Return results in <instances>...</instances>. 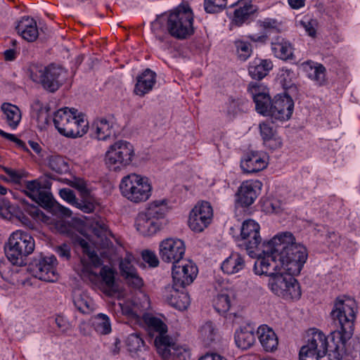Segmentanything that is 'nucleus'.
Listing matches in <instances>:
<instances>
[{
	"mask_svg": "<svg viewBox=\"0 0 360 360\" xmlns=\"http://www.w3.org/2000/svg\"><path fill=\"white\" fill-rule=\"evenodd\" d=\"M92 127L98 140L105 141L114 133L113 123L103 117L97 119Z\"/></svg>",
	"mask_w": 360,
	"mask_h": 360,
	"instance_id": "nucleus-35",
	"label": "nucleus"
},
{
	"mask_svg": "<svg viewBox=\"0 0 360 360\" xmlns=\"http://www.w3.org/2000/svg\"><path fill=\"white\" fill-rule=\"evenodd\" d=\"M270 115L281 121L290 118L294 108V102L290 96L284 94H278L272 100Z\"/></svg>",
	"mask_w": 360,
	"mask_h": 360,
	"instance_id": "nucleus-16",
	"label": "nucleus"
},
{
	"mask_svg": "<svg viewBox=\"0 0 360 360\" xmlns=\"http://www.w3.org/2000/svg\"><path fill=\"white\" fill-rule=\"evenodd\" d=\"M259 230V225L252 219L244 221L241 226L240 236L243 241L242 245L245 247L251 257H257V252L264 248V243H266V242L262 243Z\"/></svg>",
	"mask_w": 360,
	"mask_h": 360,
	"instance_id": "nucleus-10",
	"label": "nucleus"
},
{
	"mask_svg": "<svg viewBox=\"0 0 360 360\" xmlns=\"http://www.w3.org/2000/svg\"><path fill=\"white\" fill-rule=\"evenodd\" d=\"M262 86L257 82H250L248 85V91L252 94L255 103L256 110L264 115H270L272 101L269 94L261 91Z\"/></svg>",
	"mask_w": 360,
	"mask_h": 360,
	"instance_id": "nucleus-18",
	"label": "nucleus"
},
{
	"mask_svg": "<svg viewBox=\"0 0 360 360\" xmlns=\"http://www.w3.org/2000/svg\"><path fill=\"white\" fill-rule=\"evenodd\" d=\"M236 6L233 23L240 26L249 18L250 15L255 11V9L251 4V0H239Z\"/></svg>",
	"mask_w": 360,
	"mask_h": 360,
	"instance_id": "nucleus-34",
	"label": "nucleus"
},
{
	"mask_svg": "<svg viewBox=\"0 0 360 360\" xmlns=\"http://www.w3.org/2000/svg\"><path fill=\"white\" fill-rule=\"evenodd\" d=\"M105 286L113 289L115 285V271L108 266H103L100 271V276Z\"/></svg>",
	"mask_w": 360,
	"mask_h": 360,
	"instance_id": "nucleus-47",
	"label": "nucleus"
},
{
	"mask_svg": "<svg viewBox=\"0 0 360 360\" xmlns=\"http://www.w3.org/2000/svg\"><path fill=\"white\" fill-rule=\"evenodd\" d=\"M27 73L33 82L41 84L50 92L58 90L67 77V72L63 68L53 64L47 67L32 65Z\"/></svg>",
	"mask_w": 360,
	"mask_h": 360,
	"instance_id": "nucleus-6",
	"label": "nucleus"
},
{
	"mask_svg": "<svg viewBox=\"0 0 360 360\" xmlns=\"http://www.w3.org/2000/svg\"><path fill=\"white\" fill-rule=\"evenodd\" d=\"M56 252L60 258L64 260H69L71 257L70 248L69 245L63 244L56 248Z\"/></svg>",
	"mask_w": 360,
	"mask_h": 360,
	"instance_id": "nucleus-61",
	"label": "nucleus"
},
{
	"mask_svg": "<svg viewBox=\"0 0 360 360\" xmlns=\"http://www.w3.org/2000/svg\"><path fill=\"white\" fill-rule=\"evenodd\" d=\"M86 255L90 265L85 263L84 259L81 260L83 264L81 276L83 279L89 278L91 282H96L99 279V275L92 271L91 266H100L102 264V261L94 250H87Z\"/></svg>",
	"mask_w": 360,
	"mask_h": 360,
	"instance_id": "nucleus-29",
	"label": "nucleus"
},
{
	"mask_svg": "<svg viewBox=\"0 0 360 360\" xmlns=\"http://www.w3.org/2000/svg\"><path fill=\"white\" fill-rule=\"evenodd\" d=\"M93 326L101 335H107L111 332V324L109 317L103 314H98L93 319Z\"/></svg>",
	"mask_w": 360,
	"mask_h": 360,
	"instance_id": "nucleus-40",
	"label": "nucleus"
},
{
	"mask_svg": "<svg viewBox=\"0 0 360 360\" xmlns=\"http://www.w3.org/2000/svg\"><path fill=\"white\" fill-rule=\"evenodd\" d=\"M2 169L14 183H19L21 179L23 177V174L19 171L6 167H3Z\"/></svg>",
	"mask_w": 360,
	"mask_h": 360,
	"instance_id": "nucleus-60",
	"label": "nucleus"
},
{
	"mask_svg": "<svg viewBox=\"0 0 360 360\" xmlns=\"http://www.w3.org/2000/svg\"><path fill=\"white\" fill-rule=\"evenodd\" d=\"M73 303L78 311L83 314L87 313L90 309L89 298L84 294H75Z\"/></svg>",
	"mask_w": 360,
	"mask_h": 360,
	"instance_id": "nucleus-48",
	"label": "nucleus"
},
{
	"mask_svg": "<svg viewBox=\"0 0 360 360\" xmlns=\"http://www.w3.org/2000/svg\"><path fill=\"white\" fill-rule=\"evenodd\" d=\"M231 298L226 292H221L214 300L215 310L221 314H226L231 308Z\"/></svg>",
	"mask_w": 360,
	"mask_h": 360,
	"instance_id": "nucleus-41",
	"label": "nucleus"
},
{
	"mask_svg": "<svg viewBox=\"0 0 360 360\" xmlns=\"http://www.w3.org/2000/svg\"><path fill=\"white\" fill-rule=\"evenodd\" d=\"M261 136L264 144L271 149H276L281 146L282 142L279 138H276V131L274 129L272 123L264 122L259 124Z\"/></svg>",
	"mask_w": 360,
	"mask_h": 360,
	"instance_id": "nucleus-33",
	"label": "nucleus"
},
{
	"mask_svg": "<svg viewBox=\"0 0 360 360\" xmlns=\"http://www.w3.org/2000/svg\"><path fill=\"white\" fill-rule=\"evenodd\" d=\"M148 328L150 331L162 335L167 333V326L159 318L151 316L146 319Z\"/></svg>",
	"mask_w": 360,
	"mask_h": 360,
	"instance_id": "nucleus-44",
	"label": "nucleus"
},
{
	"mask_svg": "<svg viewBox=\"0 0 360 360\" xmlns=\"http://www.w3.org/2000/svg\"><path fill=\"white\" fill-rule=\"evenodd\" d=\"M246 101L242 98L230 97L225 104V111L229 118H233L238 113L244 112Z\"/></svg>",
	"mask_w": 360,
	"mask_h": 360,
	"instance_id": "nucleus-39",
	"label": "nucleus"
},
{
	"mask_svg": "<svg viewBox=\"0 0 360 360\" xmlns=\"http://www.w3.org/2000/svg\"><path fill=\"white\" fill-rule=\"evenodd\" d=\"M235 46L238 56L241 60H246L252 54V45L249 42L237 40L235 41Z\"/></svg>",
	"mask_w": 360,
	"mask_h": 360,
	"instance_id": "nucleus-46",
	"label": "nucleus"
},
{
	"mask_svg": "<svg viewBox=\"0 0 360 360\" xmlns=\"http://www.w3.org/2000/svg\"><path fill=\"white\" fill-rule=\"evenodd\" d=\"M74 108H64L56 111L53 116V124L58 131L63 135V131L68 125V122L73 115Z\"/></svg>",
	"mask_w": 360,
	"mask_h": 360,
	"instance_id": "nucleus-36",
	"label": "nucleus"
},
{
	"mask_svg": "<svg viewBox=\"0 0 360 360\" xmlns=\"http://www.w3.org/2000/svg\"><path fill=\"white\" fill-rule=\"evenodd\" d=\"M267 162L258 152H251L245 155L240 162V167L244 173H257L265 169Z\"/></svg>",
	"mask_w": 360,
	"mask_h": 360,
	"instance_id": "nucleus-20",
	"label": "nucleus"
},
{
	"mask_svg": "<svg viewBox=\"0 0 360 360\" xmlns=\"http://www.w3.org/2000/svg\"><path fill=\"white\" fill-rule=\"evenodd\" d=\"M168 33L179 40L186 39L194 33L193 13L187 4H180L172 10L166 23Z\"/></svg>",
	"mask_w": 360,
	"mask_h": 360,
	"instance_id": "nucleus-4",
	"label": "nucleus"
},
{
	"mask_svg": "<svg viewBox=\"0 0 360 360\" xmlns=\"http://www.w3.org/2000/svg\"><path fill=\"white\" fill-rule=\"evenodd\" d=\"M34 240L28 233L22 231L13 232L5 245V253L9 262L22 266L27 264V257L34 250Z\"/></svg>",
	"mask_w": 360,
	"mask_h": 360,
	"instance_id": "nucleus-5",
	"label": "nucleus"
},
{
	"mask_svg": "<svg viewBox=\"0 0 360 360\" xmlns=\"http://www.w3.org/2000/svg\"><path fill=\"white\" fill-rule=\"evenodd\" d=\"M326 354H321L319 352L302 346L300 349V360H321Z\"/></svg>",
	"mask_w": 360,
	"mask_h": 360,
	"instance_id": "nucleus-51",
	"label": "nucleus"
},
{
	"mask_svg": "<svg viewBox=\"0 0 360 360\" xmlns=\"http://www.w3.org/2000/svg\"><path fill=\"white\" fill-rule=\"evenodd\" d=\"M120 189L122 195L127 200L139 203L150 198L152 186L147 177L131 173L122 178Z\"/></svg>",
	"mask_w": 360,
	"mask_h": 360,
	"instance_id": "nucleus-7",
	"label": "nucleus"
},
{
	"mask_svg": "<svg viewBox=\"0 0 360 360\" xmlns=\"http://www.w3.org/2000/svg\"><path fill=\"white\" fill-rule=\"evenodd\" d=\"M167 212L165 200H154L140 212L135 220V227L143 236L156 233L162 226V220Z\"/></svg>",
	"mask_w": 360,
	"mask_h": 360,
	"instance_id": "nucleus-3",
	"label": "nucleus"
},
{
	"mask_svg": "<svg viewBox=\"0 0 360 360\" xmlns=\"http://www.w3.org/2000/svg\"><path fill=\"white\" fill-rule=\"evenodd\" d=\"M293 274L281 271L269 278V287L272 292L287 300H298L302 292L299 283Z\"/></svg>",
	"mask_w": 360,
	"mask_h": 360,
	"instance_id": "nucleus-9",
	"label": "nucleus"
},
{
	"mask_svg": "<svg viewBox=\"0 0 360 360\" xmlns=\"http://www.w3.org/2000/svg\"><path fill=\"white\" fill-rule=\"evenodd\" d=\"M142 259L151 267H156L159 265V259L155 253L151 250H145L141 253Z\"/></svg>",
	"mask_w": 360,
	"mask_h": 360,
	"instance_id": "nucleus-54",
	"label": "nucleus"
},
{
	"mask_svg": "<svg viewBox=\"0 0 360 360\" xmlns=\"http://www.w3.org/2000/svg\"><path fill=\"white\" fill-rule=\"evenodd\" d=\"M73 115L68 122L63 136L75 139L82 137L86 134L89 128L88 121L84 118V115L79 113L77 110L73 109Z\"/></svg>",
	"mask_w": 360,
	"mask_h": 360,
	"instance_id": "nucleus-19",
	"label": "nucleus"
},
{
	"mask_svg": "<svg viewBox=\"0 0 360 360\" xmlns=\"http://www.w3.org/2000/svg\"><path fill=\"white\" fill-rule=\"evenodd\" d=\"M245 267L244 257L234 252L226 258L221 264V270L227 274H234L240 272Z\"/></svg>",
	"mask_w": 360,
	"mask_h": 360,
	"instance_id": "nucleus-32",
	"label": "nucleus"
},
{
	"mask_svg": "<svg viewBox=\"0 0 360 360\" xmlns=\"http://www.w3.org/2000/svg\"><path fill=\"white\" fill-rule=\"evenodd\" d=\"M0 136L2 137L10 140L14 143H16L17 146L21 149H22L25 151H29L28 148H27L25 143L22 141V140L18 139L14 134L6 133L4 131H0Z\"/></svg>",
	"mask_w": 360,
	"mask_h": 360,
	"instance_id": "nucleus-59",
	"label": "nucleus"
},
{
	"mask_svg": "<svg viewBox=\"0 0 360 360\" xmlns=\"http://www.w3.org/2000/svg\"><path fill=\"white\" fill-rule=\"evenodd\" d=\"M49 167L58 174L66 173L70 169L68 161L60 155L51 156L49 160Z\"/></svg>",
	"mask_w": 360,
	"mask_h": 360,
	"instance_id": "nucleus-42",
	"label": "nucleus"
},
{
	"mask_svg": "<svg viewBox=\"0 0 360 360\" xmlns=\"http://www.w3.org/2000/svg\"><path fill=\"white\" fill-rule=\"evenodd\" d=\"M354 301L351 299L343 300L338 298L335 303L331 316L340 329L330 334L326 353L329 360H342L346 355V343L354 333Z\"/></svg>",
	"mask_w": 360,
	"mask_h": 360,
	"instance_id": "nucleus-1",
	"label": "nucleus"
},
{
	"mask_svg": "<svg viewBox=\"0 0 360 360\" xmlns=\"http://www.w3.org/2000/svg\"><path fill=\"white\" fill-rule=\"evenodd\" d=\"M41 189V179H39L32 181H26L25 182V189L23 191L27 196L30 197L34 200Z\"/></svg>",
	"mask_w": 360,
	"mask_h": 360,
	"instance_id": "nucleus-45",
	"label": "nucleus"
},
{
	"mask_svg": "<svg viewBox=\"0 0 360 360\" xmlns=\"http://www.w3.org/2000/svg\"><path fill=\"white\" fill-rule=\"evenodd\" d=\"M60 197L67 202L75 204L77 203V198L74 192L70 188H63L60 190Z\"/></svg>",
	"mask_w": 360,
	"mask_h": 360,
	"instance_id": "nucleus-63",
	"label": "nucleus"
},
{
	"mask_svg": "<svg viewBox=\"0 0 360 360\" xmlns=\"http://www.w3.org/2000/svg\"><path fill=\"white\" fill-rule=\"evenodd\" d=\"M234 340L238 348L243 350L250 349L256 341L254 329L250 326L240 327L236 330Z\"/></svg>",
	"mask_w": 360,
	"mask_h": 360,
	"instance_id": "nucleus-28",
	"label": "nucleus"
},
{
	"mask_svg": "<svg viewBox=\"0 0 360 360\" xmlns=\"http://www.w3.org/2000/svg\"><path fill=\"white\" fill-rule=\"evenodd\" d=\"M271 50L274 55L282 59H291L293 56L291 44L281 36H277L271 41Z\"/></svg>",
	"mask_w": 360,
	"mask_h": 360,
	"instance_id": "nucleus-31",
	"label": "nucleus"
},
{
	"mask_svg": "<svg viewBox=\"0 0 360 360\" xmlns=\"http://www.w3.org/2000/svg\"><path fill=\"white\" fill-rule=\"evenodd\" d=\"M200 335L205 345H210L212 342L217 335V329L215 326L211 321L205 322L200 329Z\"/></svg>",
	"mask_w": 360,
	"mask_h": 360,
	"instance_id": "nucleus-43",
	"label": "nucleus"
},
{
	"mask_svg": "<svg viewBox=\"0 0 360 360\" xmlns=\"http://www.w3.org/2000/svg\"><path fill=\"white\" fill-rule=\"evenodd\" d=\"M259 24L260 27L267 31H275L279 33L282 30V23L281 22H278L276 19L267 18L264 20H259Z\"/></svg>",
	"mask_w": 360,
	"mask_h": 360,
	"instance_id": "nucleus-53",
	"label": "nucleus"
},
{
	"mask_svg": "<svg viewBox=\"0 0 360 360\" xmlns=\"http://www.w3.org/2000/svg\"><path fill=\"white\" fill-rule=\"evenodd\" d=\"M273 66L269 59L255 58L250 63L248 72L252 79L260 80L269 74Z\"/></svg>",
	"mask_w": 360,
	"mask_h": 360,
	"instance_id": "nucleus-30",
	"label": "nucleus"
},
{
	"mask_svg": "<svg viewBox=\"0 0 360 360\" xmlns=\"http://www.w3.org/2000/svg\"><path fill=\"white\" fill-rule=\"evenodd\" d=\"M13 207L10 202L4 198L0 199V217L4 219H11Z\"/></svg>",
	"mask_w": 360,
	"mask_h": 360,
	"instance_id": "nucleus-55",
	"label": "nucleus"
},
{
	"mask_svg": "<svg viewBox=\"0 0 360 360\" xmlns=\"http://www.w3.org/2000/svg\"><path fill=\"white\" fill-rule=\"evenodd\" d=\"M1 110L6 116L7 124L12 128H15L21 120V112L15 105L4 103L2 104Z\"/></svg>",
	"mask_w": 360,
	"mask_h": 360,
	"instance_id": "nucleus-37",
	"label": "nucleus"
},
{
	"mask_svg": "<svg viewBox=\"0 0 360 360\" xmlns=\"http://www.w3.org/2000/svg\"><path fill=\"white\" fill-rule=\"evenodd\" d=\"M124 279L127 284L133 288L140 289L143 285V281L137 273L126 277Z\"/></svg>",
	"mask_w": 360,
	"mask_h": 360,
	"instance_id": "nucleus-58",
	"label": "nucleus"
},
{
	"mask_svg": "<svg viewBox=\"0 0 360 360\" xmlns=\"http://www.w3.org/2000/svg\"><path fill=\"white\" fill-rule=\"evenodd\" d=\"M186 247L183 240L168 238L160 242L159 255L161 259L167 263L179 264L185 255Z\"/></svg>",
	"mask_w": 360,
	"mask_h": 360,
	"instance_id": "nucleus-13",
	"label": "nucleus"
},
{
	"mask_svg": "<svg viewBox=\"0 0 360 360\" xmlns=\"http://www.w3.org/2000/svg\"><path fill=\"white\" fill-rule=\"evenodd\" d=\"M134 157L133 146L128 141L120 140L108 147L104 161L110 170L120 172L130 165Z\"/></svg>",
	"mask_w": 360,
	"mask_h": 360,
	"instance_id": "nucleus-8",
	"label": "nucleus"
},
{
	"mask_svg": "<svg viewBox=\"0 0 360 360\" xmlns=\"http://www.w3.org/2000/svg\"><path fill=\"white\" fill-rule=\"evenodd\" d=\"M126 345L131 352H136L144 345V341L137 333H131L127 338Z\"/></svg>",
	"mask_w": 360,
	"mask_h": 360,
	"instance_id": "nucleus-49",
	"label": "nucleus"
},
{
	"mask_svg": "<svg viewBox=\"0 0 360 360\" xmlns=\"http://www.w3.org/2000/svg\"><path fill=\"white\" fill-rule=\"evenodd\" d=\"M302 67L307 77L316 85L323 86L326 84V69L322 64L307 61L302 64Z\"/></svg>",
	"mask_w": 360,
	"mask_h": 360,
	"instance_id": "nucleus-23",
	"label": "nucleus"
},
{
	"mask_svg": "<svg viewBox=\"0 0 360 360\" xmlns=\"http://www.w3.org/2000/svg\"><path fill=\"white\" fill-rule=\"evenodd\" d=\"M173 288H185L191 284L198 274L196 265L190 260H181L172 266Z\"/></svg>",
	"mask_w": 360,
	"mask_h": 360,
	"instance_id": "nucleus-15",
	"label": "nucleus"
},
{
	"mask_svg": "<svg viewBox=\"0 0 360 360\" xmlns=\"http://www.w3.org/2000/svg\"><path fill=\"white\" fill-rule=\"evenodd\" d=\"M307 337V343L304 347L316 350L321 354H326L328 340L321 330L315 328L310 329Z\"/></svg>",
	"mask_w": 360,
	"mask_h": 360,
	"instance_id": "nucleus-27",
	"label": "nucleus"
},
{
	"mask_svg": "<svg viewBox=\"0 0 360 360\" xmlns=\"http://www.w3.org/2000/svg\"><path fill=\"white\" fill-rule=\"evenodd\" d=\"M301 24L310 37H314L316 36L317 26L316 20H311L307 22L302 21Z\"/></svg>",
	"mask_w": 360,
	"mask_h": 360,
	"instance_id": "nucleus-62",
	"label": "nucleus"
},
{
	"mask_svg": "<svg viewBox=\"0 0 360 360\" xmlns=\"http://www.w3.org/2000/svg\"><path fill=\"white\" fill-rule=\"evenodd\" d=\"M264 248L260 250L264 256L259 257L254 265V271L256 274L266 275L270 278L279 273L283 269L278 262V257L276 255L270 240L263 245Z\"/></svg>",
	"mask_w": 360,
	"mask_h": 360,
	"instance_id": "nucleus-12",
	"label": "nucleus"
},
{
	"mask_svg": "<svg viewBox=\"0 0 360 360\" xmlns=\"http://www.w3.org/2000/svg\"><path fill=\"white\" fill-rule=\"evenodd\" d=\"M155 345L158 353L165 359L179 358L182 354V349L179 348L173 339L167 333L157 335Z\"/></svg>",
	"mask_w": 360,
	"mask_h": 360,
	"instance_id": "nucleus-17",
	"label": "nucleus"
},
{
	"mask_svg": "<svg viewBox=\"0 0 360 360\" xmlns=\"http://www.w3.org/2000/svg\"><path fill=\"white\" fill-rule=\"evenodd\" d=\"M155 82V72L150 69H146L137 77L134 91L136 95L143 96L152 90Z\"/></svg>",
	"mask_w": 360,
	"mask_h": 360,
	"instance_id": "nucleus-25",
	"label": "nucleus"
},
{
	"mask_svg": "<svg viewBox=\"0 0 360 360\" xmlns=\"http://www.w3.org/2000/svg\"><path fill=\"white\" fill-rule=\"evenodd\" d=\"M55 323L60 332L62 333H67L72 328V326L69 321L63 316H56L55 318Z\"/></svg>",
	"mask_w": 360,
	"mask_h": 360,
	"instance_id": "nucleus-57",
	"label": "nucleus"
},
{
	"mask_svg": "<svg viewBox=\"0 0 360 360\" xmlns=\"http://www.w3.org/2000/svg\"><path fill=\"white\" fill-rule=\"evenodd\" d=\"M258 339L266 352H274L278 345V338L272 328L266 325L260 326L257 330Z\"/></svg>",
	"mask_w": 360,
	"mask_h": 360,
	"instance_id": "nucleus-26",
	"label": "nucleus"
},
{
	"mask_svg": "<svg viewBox=\"0 0 360 360\" xmlns=\"http://www.w3.org/2000/svg\"><path fill=\"white\" fill-rule=\"evenodd\" d=\"M226 1L227 0H205V10L209 13H218L226 6Z\"/></svg>",
	"mask_w": 360,
	"mask_h": 360,
	"instance_id": "nucleus-50",
	"label": "nucleus"
},
{
	"mask_svg": "<svg viewBox=\"0 0 360 360\" xmlns=\"http://www.w3.org/2000/svg\"><path fill=\"white\" fill-rule=\"evenodd\" d=\"M131 256L128 255L120 264L121 275L124 278L137 273L135 267L131 264Z\"/></svg>",
	"mask_w": 360,
	"mask_h": 360,
	"instance_id": "nucleus-52",
	"label": "nucleus"
},
{
	"mask_svg": "<svg viewBox=\"0 0 360 360\" xmlns=\"http://www.w3.org/2000/svg\"><path fill=\"white\" fill-rule=\"evenodd\" d=\"M212 217V207L208 202L198 203L190 212L188 226L195 232H202L211 223Z\"/></svg>",
	"mask_w": 360,
	"mask_h": 360,
	"instance_id": "nucleus-14",
	"label": "nucleus"
},
{
	"mask_svg": "<svg viewBox=\"0 0 360 360\" xmlns=\"http://www.w3.org/2000/svg\"><path fill=\"white\" fill-rule=\"evenodd\" d=\"M180 288H174V293L168 298L169 303L179 310H185L190 304V297L188 294L179 292Z\"/></svg>",
	"mask_w": 360,
	"mask_h": 360,
	"instance_id": "nucleus-38",
	"label": "nucleus"
},
{
	"mask_svg": "<svg viewBox=\"0 0 360 360\" xmlns=\"http://www.w3.org/2000/svg\"><path fill=\"white\" fill-rule=\"evenodd\" d=\"M56 259L54 256L34 258L29 264L28 271L33 276L46 282L58 280L56 270Z\"/></svg>",
	"mask_w": 360,
	"mask_h": 360,
	"instance_id": "nucleus-11",
	"label": "nucleus"
},
{
	"mask_svg": "<svg viewBox=\"0 0 360 360\" xmlns=\"http://www.w3.org/2000/svg\"><path fill=\"white\" fill-rule=\"evenodd\" d=\"M15 28L18 33L27 41H34L39 36L37 22L32 18L28 16L22 17L18 22Z\"/></svg>",
	"mask_w": 360,
	"mask_h": 360,
	"instance_id": "nucleus-22",
	"label": "nucleus"
},
{
	"mask_svg": "<svg viewBox=\"0 0 360 360\" xmlns=\"http://www.w3.org/2000/svg\"><path fill=\"white\" fill-rule=\"evenodd\" d=\"M23 210L26 213H27L34 219L38 218L41 214V212L38 208V207L33 205H24Z\"/></svg>",
	"mask_w": 360,
	"mask_h": 360,
	"instance_id": "nucleus-64",
	"label": "nucleus"
},
{
	"mask_svg": "<svg viewBox=\"0 0 360 360\" xmlns=\"http://www.w3.org/2000/svg\"><path fill=\"white\" fill-rule=\"evenodd\" d=\"M35 116L39 127L44 128L49 124V116L48 112L44 108H40Z\"/></svg>",
	"mask_w": 360,
	"mask_h": 360,
	"instance_id": "nucleus-56",
	"label": "nucleus"
},
{
	"mask_svg": "<svg viewBox=\"0 0 360 360\" xmlns=\"http://www.w3.org/2000/svg\"><path fill=\"white\" fill-rule=\"evenodd\" d=\"M270 244L278 257V262L283 270L298 275L307 259L306 248L295 243L293 235L290 232L276 235L270 240Z\"/></svg>",
	"mask_w": 360,
	"mask_h": 360,
	"instance_id": "nucleus-2",
	"label": "nucleus"
},
{
	"mask_svg": "<svg viewBox=\"0 0 360 360\" xmlns=\"http://www.w3.org/2000/svg\"><path fill=\"white\" fill-rule=\"evenodd\" d=\"M34 201L37 202L41 207L49 208L54 212L60 213L61 215L70 217L71 212L68 208H65L59 205L53 198L52 194L47 191H41L37 195Z\"/></svg>",
	"mask_w": 360,
	"mask_h": 360,
	"instance_id": "nucleus-24",
	"label": "nucleus"
},
{
	"mask_svg": "<svg viewBox=\"0 0 360 360\" xmlns=\"http://www.w3.org/2000/svg\"><path fill=\"white\" fill-rule=\"evenodd\" d=\"M259 182L257 181H245L240 185L237 192V201L242 207L251 205L257 198L256 187Z\"/></svg>",
	"mask_w": 360,
	"mask_h": 360,
	"instance_id": "nucleus-21",
	"label": "nucleus"
}]
</instances>
